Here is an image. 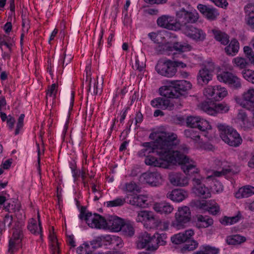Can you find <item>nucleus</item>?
Instances as JSON below:
<instances>
[{
	"label": "nucleus",
	"instance_id": "nucleus-5",
	"mask_svg": "<svg viewBox=\"0 0 254 254\" xmlns=\"http://www.w3.org/2000/svg\"><path fill=\"white\" fill-rule=\"evenodd\" d=\"M79 218L84 219L88 225L91 228L98 229L106 227V220L100 215L86 211V207L82 206L80 209Z\"/></svg>",
	"mask_w": 254,
	"mask_h": 254
},
{
	"label": "nucleus",
	"instance_id": "nucleus-49",
	"mask_svg": "<svg viewBox=\"0 0 254 254\" xmlns=\"http://www.w3.org/2000/svg\"><path fill=\"white\" fill-rule=\"evenodd\" d=\"M125 202V198L118 197L114 200L107 201L106 204L108 207H117L123 205Z\"/></svg>",
	"mask_w": 254,
	"mask_h": 254
},
{
	"label": "nucleus",
	"instance_id": "nucleus-40",
	"mask_svg": "<svg viewBox=\"0 0 254 254\" xmlns=\"http://www.w3.org/2000/svg\"><path fill=\"white\" fill-rule=\"evenodd\" d=\"M13 222V216L9 213L6 214L2 222H0V234H1L2 232L5 230L6 225L8 227H10Z\"/></svg>",
	"mask_w": 254,
	"mask_h": 254
},
{
	"label": "nucleus",
	"instance_id": "nucleus-42",
	"mask_svg": "<svg viewBox=\"0 0 254 254\" xmlns=\"http://www.w3.org/2000/svg\"><path fill=\"white\" fill-rule=\"evenodd\" d=\"M186 243L181 249L182 253H184L187 251H192L194 250L198 247V243L194 240L187 241Z\"/></svg>",
	"mask_w": 254,
	"mask_h": 254
},
{
	"label": "nucleus",
	"instance_id": "nucleus-21",
	"mask_svg": "<svg viewBox=\"0 0 254 254\" xmlns=\"http://www.w3.org/2000/svg\"><path fill=\"white\" fill-rule=\"evenodd\" d=\"M193 234L194 232L192 229L187 230L184 233H180L174 235L171 238V241L175 244H181L186 242Z\"/></svg>",
	"mask_w": 254,
	"mask_h": 254
},
{
	"label": "nucleus",
	"instance_id": "nucleus-26",
	"mask_svg": "<svg viewBox=\"0 0 254 254\" xmlns=\"http://www.w3.org/2000/svg\"><path fill=\"white\" fill-rule=\"evenodd\" d=\"M173 22L174 18L169 15H163L159 17L157 20L159 26L170 30L173 29L174 27Z\"/></svg>",
	"mask_w": 254,
	"mask_h": 254
},
{
	"label": "nucleus",
	"instance_id": "nucleus-13",
	"mask_svg": "<svg viewBox=\"0 0 254 254\" xmlns=\"http://www.w3.org/2000/svg\"><path fill=\"white\" fill-rule=\"evenodd\" d=\"M182 30L186 36L196 42H202L206 38L205 33L192 25L182 28Z\"/></svg>",
	"mask_w": 254,
	"mask_h": 254
},
{
	"label": "nucleus",
	"instance_id": "nucleus-51",
	"mask_svg": "<svg viewBox=\"0 0 254 254\" xmlns=\"http://www.w3.org/2000/svg\"><path fill=\"white\" fill-rule=\"evenodd\" d=\"M197 128L202 131H205L211 129V126L209 123L205 120L200 118L198 122Z\"/></svg>",
	"mask_w": 254,
	"mask_h": 254
},
{
	"label": "nucleus",
	"instance_id": "nucleus-59",
	"mask_svg": "<svg viewBox=\"0 0 254 254\" xmlns=\"http://www.w3.org/2000/svg\"><path fill=\"white\" fill-rule=\"evenodd\" d=\"M201 68L212 73L215 69V65L213 62H207L203 64Z\"/></svg>",
	"mask_w": 254,
	"mask_h": 254
},
{
	"label": "nucleus",
	"instance_id": "nucleus-14",
	"mask_svg": "<svg viewBox=\"0 0 254 254\" xmlns=\"http://www.w3.org/2000/svg\"><path fill=\"white\" fill-rule=\"evenodd\" d=\"M237 102L240 106L248 110L254 109V89L250 88L244 92L242 99H237Z\"/></svg>",
	"mask_w": 254,
	"mask_h": 254
},
{
	"label": "nucleus",
	"instance_id": "nucleus-35",
	"mask_svg": "<svg viewBox=\"0 0 254 254\" xmlns=\"http://www.w3.org/2000/svg\"><path fill=\"white\" fill-rule=\"evenodd\" d=\"M194 192L198 196L203 198H207L211 196L210 190L204 185H201L196 188H194Z\"/></svg>",
	"mask_w": 254,
	"mask_h": 254
},
{
	"label": "nucleus",
	"instance_id": "nucleus-44",
	"mask_svg": "<svg viewBox=\"0 0 254 254\" xmlns=\"http://www.w3.org/2000/svg\"><path fill=\"white\" fill-rule=\"evenodd\" d=\"M184 134L186 137L190 138L195 142L198 141L200 139V136L199 133L193 128L186 129Z\"/></svg>",
	"mask_w": 254,
	"mask_h": 254
},
{
	"label": "nucleus",
	"instance_id": "nucleus-20",
	"mask_svg": "<svg viewBox=\"0 0 254 254\" xmlns=\"http://www.w3.org/2000/svg\"><path fill=\"white\" fill-rule=\"evenodd\" d=\"M153 209L157 213L161 214H169L174 210L173 206L169 202L161 201L153 204Z\"/></svg>",
	"mask_w": 254,
	"mask_h": 254
},
{
	"label": "nucleus",
	"instance_id": "nucleus-46",
	"mask_svg": "<svg viewBox=\"0 0 254 254\" xmlns=\"http://www.w3.org/2000/svg\"><path fill=\"white\" fill-rule=\"evenodd\" d=\"M243 50L245 56L249 62L254 66V52L249 46H245Z\"/></svg>",
	"mask_w": 254,
	"mask_h": 254
},
{
	"label": "nucleus",
	"instance_id": "nucleus-15",
	"mask_svg": "<svg viewBox=\"0 0 254 254\" xmlns=\"http://www.w3.org/2000/svg\"><path fill=\"white\" fill-rule=\"evenodd\" d=\"M173 81H167L166 85L161 87L159 88L160 94L162 96L169 98V99H180L175 87L173 85Z\"/></svg>",
	"mask_w": 254,
	"mask_h": 254
},
{
	"label": "nucleus",
	"instance_id": "nucleus-38",
	"mask_svg": "<svg viewBox=\"0 0 254 254\" xmlns=\"http://www.w3.org/2000/svg\"><path fill=\"white\" fill-rule=\"evenodd\" d=\"M234 66L240 69H245L249 64V62L245 58L237 57L232 60Z\"/></svg>",
	"mask_w": 254,
	"mask_h": 254
},
{
	"label": "nucleus",
	"instance_id": "nucleus-54",
	"mask_svg": "<svg viewBox=\"0 0 254 254\" xmlns=\"http://www.w3.org/2000/svg\"><path fill=\"white\" fill-rule=\"evenodd\" d=\"M166 238V236L165 234H161L157 238L153 235V239L155 241V244L157 245L156 250L158 249L159 246H164L166 244L165 239Z\"/></svg>",
	"mask_w": 254,
	"mask_h": 254
},
{
	"label": "nucleus",
	"instance_id": "nucleus-64",
	"mask_svg": "<svg viewBox=\"0 0 254 254\" xmlns=\"http://www.w3.org/2000/svg\"><path fill=\"white\" fill-rule=\"evenodd\" d=\"M247 25L253 30H254V15H249L245 17Z\"/></svg>",
	"mask_w": 254,
	"mask_h": 254
},
{
	"label": "nucleus",
	"instance_id": "nucleus-52",
	"mask_svg": "<svg viewBox=\"0 0 254 254\" xmlns=\"http://www.w3.org/2000/svg\"><path fill=\"white\" fill-rule=\"evenodd\" d=\"M88 247V249L91 251V254L94 252V251L98 248L101 247V242L99 240H94L90 242V244H86Z\"/></svg>",
	"mask_w": 254,
	"mask_h": 254
},
{
	"label": "nucleus",
	"instance_id": "nucleus-6",
	"mask_svg": "<svg viewBox=\"0 0 254 254\" xmlns=\"http://www.w3.org/2000/svg\"><path fill=\"white\" fill-rule=\"evenodd\" d=\"M152 107L162 110H173L175 108H179L182 106L180 99H169L158 97L151 101Z\"/></svg>",
	"mask_w": 254,
	"mask_h": 254
},
{
	"label": "nucleus",
	"instance_id": "nucleus-7",
	"mask_svg": "<svg viewBox=\"0 0 254 254\" xmlns=\"http://www.w3.org/2000/svg\"><path fill=\"white\" fill-rule=\"evenodd\" d=\"M203 94L210 100L220 101L228 95V91L221 85H209L204 89Z\"/></svg>",
	"mask_w": 254,
	"mask_h": 254
},
{
	"label": "nucleus",
	"instance_id": "nucleus-28",
	"mask_svg": "<svg viewBox=\"0 0 254 254\" xmlns=\"http://www.w3.org/2000/svg\"><path fill=\"white\" fill-rule=\"evenodd\" d=\"M170 35V33L168 32H151L148 34V36L154 43L164 44L166 43V40H165L166 37H169Z\"/></svg>",
	"mask_w": 254,
	"mask_h": 254
},
{
	"label": "nucleus",
	"instance_id": "nucleus-19",
	"mask_svg": "<svg viewBox=\"0 0 254 254\" xmlns=\"http://www.w3.org/2000/svg\"><path fill=\"white\" fill-rule=\"evenodd\" d=\"M143 177L145 182L152 186H158L163 182L161 175L157 172L144 173Z\"/></svg>",
	"mask_w": 254,
	"mask_h": 254
},
{
	"label": "nucleus",
	"instance_id": "nucleus-53",
	"mask_svg": "<svg viewBox=\"0 0 254 254\" xmlns=\"http://www.w3.org/2000/svg\"><path fill=\"white\" fill-rule=\"evenodd\" d=\"M230 173H232L233 174L235 173V171H234L232 169L230 168V167H228V168L223 169L221 171H213L212 175L215 177H219L228 174Z\"/></svg>",
	"mask_w": 254,
	"mask_h": 254
},
{
	"label": "nucleus",
	"instance_id": "nucleus-1",
	"mask_svg": "<svg viewBox=\"0 0 254 254\" xmlns=\"http://www.w3.org/2000/svg\"><path fill=\"white\" fill-rule=\"evenodd\" d=\"M149 137L155 141L153 143L143 144L146 148L142 150L144 156L153 153L158 155L160 159H189L188 155L189 149L187 146L175 149L177 144L176 134L165 132H154L151 133Z\"/></svg>",
	"mask_w": 254,
	"mask_h": 254
},
{
	"label": "nucleus",
	"instance_id": "nucleus-3",
	"mask_svg": "<svg viewBox=\"0 0 254 254\" xmlns=\"http://www.w3.org/2000/svg\"><path fill=\"white\" fill-rule=\"evenodd\" d=\"M219 131L220 136L226 143L230 146H239L242 139L238 132L232 127L225 124H217L216 126Z\"/></svg>",
	"mask_w": 254,
	"mask_h": 254
},
{
	"label": "nucleus",
	"instance_id": "nucleus-18",
	"mask_svg": "<svg viewBox=\"0 0 254 254\" xmlns=\"http://www.w3.org/2000/svg\"><path fill=\"white\" fill-rule=\"evenodd\" d=\"M124 222L123 219L118 216H111L106 220V227H108L112 231L118 232L122 229Z\"/></svg>",
	"mask_w": 254,
	"mask_h": 254
},
{
	"label": "nucleus",
	"instance_id": "nucleus-63",
	"mask_svg": "<svg viewBox=\"0 0 254 254\" xmlns=\"http://www.w3.org/2000/svg\"><path fill=\"white\" fill-rule=\"evenodd\" d=\"M245 12L246 14V17L254 14V5L252 3L246 5L245 7Z\"/></svg>",
	"mask_w": 254,
	"mask_h": 254
},
{
	"label": "nucleus",
	"instance_id": "nucleus-8",
	"mask_svg": "<svg viewBox=\"0 0 254 254\" xmlns=\"http://www.w3.org/2000/svg\"><path fill=\"white\" fill-rule=\"evenodd\" d=\"M190 219V211L189 207L185 206L179 208L172 225L177 229H181L184 228L185 224L189 222Z\"/></svg>",
	"mask_w": 254,
	"mask_h": 254
},
{
	"label": "nucleus",
	"instance_id": "nucleus-62",
	"mask_svg": "<svg viewBox=\"0 0 254 254\" xmlns=\"http://www.w3.org/2000/svg\"><path fill=\"white\" fill-rule=\"evenodd\" d=\"M196 205L200 209L204 210H207L208 209L209 205H211V201H198L197 202Z\"/></svg>",
	"mask_w": 254,
	"mask_h": 254
},
{
	"label": "nucleus",
	"instance_id": "nucleus-45",
	"mask_svg": "<svg viewBox=\"0 0 254 254\" xmlns=\"http://www.w3.org/2000/svg\"><path fill=\"white\" fill-rule=\"evenodd\" d=\"M172 48L177 52L182 53L190 51L191 47L188 44H181L180 43L177 42L174 44Z\"/></svg>",
	"mask_w": 254,
	"mask_h": 254
},
{
	"label": "nucleus",
	"instance_id": "nucleus-43",
	"mask_svg": "<svg viewBox=\"0 0 254 254\" xmlns=\"http://www.w3.org/2000/svg\"><path fill=\"white\" fill-rule=\"evenodd\" d=\"M241 217V215L240 213L232 217L225 216L221 221V223L225 225H232L238 222Z\"/></svg>",
	"mask_w": 254,
	"mask_h": 254
},
{
	"label": "nucleus",
	"instance_id": "nucleus-10",
	"mask_svg": "<svg viewBox=\"0 0 254 254\" xmlns=\"http://www.w3.org/2000/svg\"><path fill=\"white\" fill-rule=\"evenodd\" d=\"M155 69L158 74L167 77L173 76L177 71L173 61L169 60L159 61L155 66Z\"/></svg>",
	"mask_w": 254,
	"mask_h": 254
},
{
	"label": "nucleus",
	"instance_id": "nucleus-31",
	"mask_svg": "<svg viewBox=\"0 0 254 254\" xmlns=\"http://www.w3.org/2000/svg\"><path fill=\"white\" fill-rule=\"evenodd\" d=\"M27 228L32 234L42 236V227L40 221H39L38 226L36 220L34 218H31L29 221Z\"/></svg>",
	"mask_w": 254,
	"mask_h": 254
},
{
	"label": "nucleus",
	"instance_id": "nucleus-9",
	"mask_svg": "<svg viewBox=\"0 0 254 254\" xmlns=\"http://www.w3.org/2000/svg\"><path fill=\"white\" fill-rule=\"evenodd\" d=\"M217 80L227 84L233 89H239L242 87L241 79L236 75L228 71H223L217 75Z\"/></svg>",
	"mask_w": 254,
	"mask_h": 254
},
{
	"label": "nucleus",
	"instance_id": "nucleus-17",
	"mask_svg": "<svg viewBox=\"0 0 254 254\" xmlns=\"http://www.w3.org/2000/svg\"><path fill=\"white\" fill-rule=\"evenodd\" d=\"M198 10L208 20H215L219 15L218 10L214 8L208 7L202 4H198Z\"/></svg>",
	"mask_w": 254,
	"mask_h": 254
},
{
	"label": "nucleus",
	"instance_id": "nucleus-61",
	"mask_svg": "<svg viewBox=\"0 0 254 254\" xmlns=\"http://www.w3.org/2000/svg\"><path fill=\"white\" fill-rule=\"evenodd\" d=\"M24 117L25 116L24 114H21L18 118L16 128L15 131V135H17L19 133L20 129L23 127Z\"/></svg>",
	"mask_w": 254,
	"mask_h": 254
},
{
	"label": "nucleus",
	"instance_id": "nucleus-30",
	"mask_svg": "<svg viewBox=\"0 0 254 254\" xmlns=\"http://www.w3.org/2000/svg\"><path fill=\"white\" fill-rule=\"evenodd\" d=\"M213 223V220L208 216L201 215L196 216V226L198 228H207Z\"/></svg>",
	"mask_w": 254,
	"mask_h": 254
},
{
	"label": "nucleus",
	"instance_id": "nucleus-50",
	"mask_svg": "<svg viewBox=\"0 0 254 254\" xmlns=\"http://www.w3.org/2000/svg\"><path fill=\"white\" fill-rule=\"evenodd\" d=\"M199 117L190 116L187 119V126L190 127L191 128H197L198 126V122L200 120Z\"/></svg>",
	"mask_w": 254,
	"mask_h": 254
},
{
	"label": "nucleus",
	"instance_id": "nucleus-29",
	"mask_svg": "<svg viewBox=\"0 0 254 254\" xmlns=\"http://www.w3.org/2000/svg\"><path fill=\"white\" fill-rule=\"evenodd\" d=\"M239 124L244 130L250 129L253 126V123L250 122L245 112H240L237 115Z\"/></svg>",
	"mask_w": 254,
	"mask_h": 254
},
{
	"label": "nucleus",
	"instance_id": "nucleus-34",
	"mask_svg": "<svg viewBox=\"0 0 254 254\" xmlns=\"http://www.w3.org/2000/svg\"><path fill=\"white\" fill-rule=\"evenodd\" d=\"M57 86L55 83L52 84L51 86H49L47 90L46 95V103H54L56 94L57 92Z\"/></svg>",
	"mask_w": 254,
	"mask_h": 254
},
{
	"label": "nucleus",
	"instance_id": "nucleus-24",
	"mask_svg": "<svg viewBox=\"0 0 254 254\" xmlns=\"http://www.w3.org/2000/svg\"><path fill=\"white\" fill-rule=\"evenodd\" d=\"M212 73L201 68L197 75V83L201 85H206L212 79Z\"/></svg>",
	"mask_w": 254,
	"mask_h": 254
},
{
	"label": "nucleus",
	"instance_id": "nucleus-58",
	"mask_svg": "<svg viewBox=\"0 0 254 254\" xmlns=\"http://www.w3.org/2000/svg\"><path fill=\"white\" fill-rule=\"evenodd\" d=\"M20 242L13 240V239H10L8 245V252L10 254H12L16 250V247Z\"/></svg>",
	"mask_w": 254,
	"mask_h": 254
},
{
	"label": "nucleus",
	"instance_id": "nucleus-55",
	"mask_svg": "<svg viewBox=\"0 0 254 254\" xmlns=\"http://www.w3.org/2000/svg\"><path fill=\"white\" fill-rule=\"evenodd\" d=\"M211 205H209L207 211L212 215H216L219 212V206L214 201H211Z\"/></svg>",
	"mask_w": 254,
	"mask_h": 254
},
{
	"label": "nucleus",
	"instance_id": "nucleus-22",
	"mask_svg": "<svg viewBox=\"0 0 254 254\" xmlns=\"http://www.w3.org/2000/svg\"><path fill=\"white\" fill-rule=\"evenodd\" d=\"M187 196V192L182 189H174L167 194V198L176 202H181Z\"/></svg>",
	"mask_w": 254,
	"mask_h": 254
},
{
	"label": "nucleus",
	"instance_id": "nucleus-41",
	"mask_svg": "<svg viewBox=\"0 0 254 254\" xmlns=\"http://www.w3.org/2000/svg\"><path fill=\"white\" fill-rule=\"evenodd\" d=\"M106 239V241L108 242L110 245L116 246L117 248H122L124 246L123 240L118 236H108Z\"/></svg>",
	"mask_w": 254,
	"mask_h": 254
},
{
	"label": "nucleus",
	"instance_id": "nucleus-48",
	"mask_svg": "<svg viewBox=\"0 0 254 254\" xmlns=\"http://www.w3.org/2000/svg\"><path fill=\"white\" fill-rule=\"evenodd\" d=\"M200 248L204 254H218L220 251L218 248L209 245H203Z\"/></svg>",
	"mask_w": 254,
	"mask_h": 254
},
{
	"label": "nucleus",
	"instance_id": "nucleus-2",
	"mask_svg": "<svg viewBox=\"0 0 254 254\" xmlns=\"http://www.w3.org/2000/svg\"><path fill=\"white\" fill-rule=\"evenodd\" d=\"M145 163L151 167L169 169L179 166L186 175L192 178L194 188L202 185L201 182L204 177L200 174V170L192 160H145Z\"/></svg>",
	"mask_w": 254,
	"mask_h": 254
},
{
	"label": "nucleus",
	"instance_id": "nucleus-37",
	"mask_svg": "<svg viewBox=\"0 0 254 254\" xmlns=\"http://www.w3.org/2000/svg\"><path fill=\"white\" fill-rule=\"evenodd\" d=\"M132 66L135 70L142 71L145 67V58L143 56H136Z\"/></svg>",
	"mask_w": 254,
	"mask_h": 254
},
{
	"label": "nucleus",
	"instance_id": "nucleus-27",
	"mask_svg": "<svg viewBox=\"0 0 254 254\" xmlns=\"http://www.w3.org/2000/svg\"><path fill=\"white\" fill-rule=\"evenodd\" d=\"M147 197L143 195H134L129 200V204L137 207L146 208L148 206Z\"/></svg>",
	"mask_w": 254,
	"mask_h": 254
},
{
	"label": "nucleus",
	"instance_id": "nucleus-33",
	"mask_svg": "<svg viewBox=\"0 0 254 254\" xmlns=\"http://www.w3.org/2000/svg\"><path fill=\"white\" fill-rule=\"evenodd\" d=\"M239 43L235 39H232L229 45L225 48V51L228 55L235 56L239 51Z\"/></svg>",
	"mask_w": 254,
	"mask_h": 254
},
{
	"label": "nucleus",
	"instance_id": "nucleus-57",
	"mask_svg": "<svg viewBox=\"0 0 254 254\" xmlns=\"http://www.w3.org/2000/svg\"><path fill=\"white\" fill-rule=\"evenodd\" d=\"M125 190L127 192L138 191V187L133 182H129L126 184Z\"/></svg>",
	"mask_w": 254,
	"mask_h": 254
},
{
	"label": "nucleus",
	"instance_id": "nucleus-39",
	"mask_svg": "<svg viewBox=\"0 0 254 254\" xmlns=\"http://www.w3.org/2000/svg\"><path fill=\"white\" fill-rule=\"evenodd\" d=\"M120 231L126 237H130L134 234V228L132 224L128 222H124Z\"/></svg>",
	"mask_w": 254,
	"mask_h": 254
},
{
	"label": "nucleus",
	"instance_id": "nucleus-11",
	"mask_svg": "<svg viewBox=\"0 0 254 254\" xmlns=\"http://www.w3.org/2000/svg\"><path fill=\"white\" fill-rule=\"evenodd\" d=\"M155 242L153 236H151L146 232H141L139 234L136 241V247L139 249L147 248L148 251H154L156 250L157 247Z\"/></svg>",
	"mask_w": 254,
	"mask_h": 254
},
{
	"label": "nucleus",
	"instance_id": "nucleus-47",
	"mask_svg": "<svg viewBox=\"0 0 254 254\" xmlns=\"http://www.w3.org/2000/svg\"><path fill=\"white\" fill-rule=\"evenodd\" d=\"M243 77L249 82L254 84V71L250 69H245L242 71Z\"/></svg>",
	"mask_w": 254,
	"mask_h": 254
},
{
	"label": "nucleus",
	"instance_id": "nucleus-16",
	"mask_svg": "<svg viewBox=\"0 0 254 254\" xmlns=\"http://www.w3.org/2000/svg\"><path fill=\"white\" fill-rule=\"evenodd\" d=\"M170 183L175 186L185 187L189 184V179L181 173H171L169 175Z\"/></svg>",
	"mask_w": 254,
	"mask_h": 254
},
{
	"label": "nucleus",
	"instance_id": "nucleus-60",
	"mask_svg": "<svg viewBox=\"0 0 254 254\" xmlns=\"http://www.w3.org/2000/svg\"><path fill=\"white\" fill-rule=\"evenodd\" d=\"M77 254H91V251L88 249L86 244H83L77 248L76 250Z\"/></svg>",
	"mask_w": 254,
	"mask_h": 254
},
{
	"label": "nucleus",
	"instance_id": "nucleus-23",
	"mask_svg": "<svg viewBox=\"0 0 254 254\" xmlns=\"http://www.w3.org/2000/svg\"><path fill=\"white\" fill-rule=\"evenodd\" d=\"M173 85H174L176 89V92L178 93V97L182 95L184 92L190 89L192 85L190 81L182 80H173Z\"/></svg>",
	"mask_w": 254,
	"mask_h": 254
},
{
	"label": "nucleus",
	"instance_id": "nucleus-56",
	"mask_svg": "<svg viewBox=\"0 0 254 254\" xmlns=\"http://www.w3.org/2000/svg\"><path fill=\"white\" fill-rule=\"evenodd\" d=\"M23 237L22 231L18 228L15 229L13 232L12 238L10 239H13V240L20 242Z\"/></svg>",
	"mask_w": 254,
	"mask_h": 254
},
{
	"label": "nucleus",
	"instance_id": "nucleus-4",
	"mask_svg": "<svg viewBox=\"0 0 254 254\" xmlns=\"http://www.w3.org/2000/svg\"><path fill=\"white\" fill-rule=\"evenodd\" d=\"M199 19V14L196 10H187L182 8L176 12V25L180 29L184 28L196 23Z\"/></svg>",
	"mask_w": 254,
	"mask_h": 254
},
{
	"label": "nucleus",
	"instance_id": "nucleus-32",
	"mask_svg": "<svg viewBox=\"0 0 254 254\" xmlns=\"http://www.w3.org/2000/svg\"><path fill=\"white\" fill-rule=\"evenodd\" d=\"M253 194H254V187L247 186L240 188L236 193V196L237 198L248 197Z\"/></svg>",
	"mask_w": 254,
	"mask_h": 254
},
{
	"label": "nucleus",
	"instance_id": "nucleus-25",
	"mask_svg": "<svg viewBox=\"0 0 254 254\" xmlns=\"http://www.w3.org/2000/svg\"><path fill=\"white\" fill-rule=\"evenodd\" d=\"M211 32L213 35L214 39L221 44L226 45L229 43L230 41L229 36L226 33L218 28L212 29Z\"/></svg>",
	"mask_w": 254,
	"mask_h": 254
},
{
	"label": "nucleus",
	"instance_id": "nucleus-12",
	"mask_svg": "<svg viewBox=\"0 0 254 254\" xmlns=\"http://www.w3.org/2000/svg\"><path fill=\"white\" fill-rule=\"evenodd\" d=\"M201 109L209 115L215 116L218 114L227 113L230 106L225 102L214 104L213 106H210L207 103H203L200 105Z\"/></svg>",
	"mask_w": 254,
	"mask_h": 254
},
{
	"label": "nucleus",
	"instance_id": "nucleus-36",
	"mask_svg": "<svg viewBox=\"0 0 254 254\" xmlns=\"http://www.w3.org/2000/svg\"><path fill=\"white\" fill-rule=\"evenodd\" d=\"M246 241L245 237L240 235H233L227 237L226 242L228 245H239L244 243Z\"/></svg>",
	"mask_w": 254,
	"mask_h": 254
}]
</instances>
